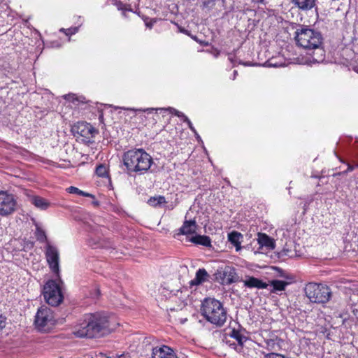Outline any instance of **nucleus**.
<instances>
[{
    "label": "nucleus",
    "mask_w": 358,
    "mask_h": 358,
    "mask_svg": "<svg viewBox=\"0 0 358 358\" xmlns=\"http://www.w3.org/2000/svg\"><path fill=\"white\" fill-rule=\"evenodd\" d=\"M17 201L12 194L0 192V215L5 217L13 213L16 208Z\"/></svg>",
    "instance_id": "6"
},
{
    "label": "nucleus",
    "mask_w": 358,
    "mask_h": 358,
    "mask_svg": "<svg viewBox=\"0 0 358 358\" xmlns=\"http://www.w3.org/2000/svg\"><path fill=\"white\" fill-rule=\"evenodd\" d=\"M251 1L255 3H264V0H251Z\"/></svg>",
    "instance_id": "42"
},
{
    "label": "nucleus",
    "mask_w": 358,
    "mask_h": 358,
    "mask_svg": "<svg viewBox=\"0 0 358 358\" xmlns=\"http://www.w3.org/2000/svg\"><path fill=\"white\" fill-rule=\"evenodd\" d=\"M78 29L77 27L70 28V29H64V28H62L60 29V31L65 32V34L66 35H71V34H74L75 33H76L78 31Z\"/></svg>",
    "instance_id": "36"
},
{
    "label": "nucleus",
    "mask_w": 358,
    "mask_h": 358,
    "mask_svg": "<svg viewBox=\"0 0 358 358\" xmlns=\"http://www.w3.org/2000/svg\"><path fill=\"white\" fill-rule=\"evenodd\" d=\"M6 326V317L0 313V329H2Z\"/></svg>",
    "instance_id": "41"
},
{
    "label": "nucleus",
    "mask_w": 358,
    "mask_h": 358,
    "mask_svg": "<svg viewBox=\"0 0 358 358\" xmlns=\"http://www.w3.org/2000/svg\"><path fill=\"white\" fill-rule=\"evenodd\" d=\"M155 110L154 108H147L145 110L151 111V110Z\"/></svg>",
    "instance_id": "45"
},
{
    "label": "nucleus",
    "mask_w": 358,
    "mask_h": 358,
    "mask_svg": "<svg viewBox=\"0 0 358 358\" xmlns=\"http://www.w3.org/2000/svg\"><path fill=\"white\" fill-rule=\"evenodd\" d=\"M34 324L36 329L41 331H49L55 324L52 310L48 307H41L35 316Z\"/></svg>",
    "instance_id": "4"
},
{
    "label": "nucleus",
    "mask_w": 358,
    "mask_h": 358,
    "mask_svg": "<svg viewBox=\"0 0 358 358\" xmlns=\"http://www.w3.org/2000/svg\"><path fill=\"white\" fill-rule=\"evenodd\" d=\"M31 202L36 208L41 210H46L50 205V203L45 199L38 196H32L31 198Z\"/></svg>",
    "instance_id": "24"
},
{
    "label": "nucleus",
    "mask_w": 358,
    "mask_h": 358,
    "mask_svg": "<svg viewBox=\"0 0 358 358\" xmlns=\"http://www.w3.org/2000/svg\"><path fill=\"white\" fill-rule=\"evenodd\" d=\"M152 358H178L176 353L171 347L162 345L152 350Z\"/></svg>",
    "instance_id": "10"
},
{
    "label": "nucleus",
    "mask_w": 358,
    "mask_h": 358,
    "mask_svg": "<svg viewBox=\"0 0 358 358\" xmlns=\"http://www.w3.org/2000/svg\"><path fill=\"white\" fill-rule=\"evenodd\" d=\"M264 339L268 350L279 351L282 349L283 341L278 336L277 331H269Z\"/></svg>",
    "instance_id": "9"
},
{
    "label": "nucleus",
    "mask_w": 358,
    "mask_h": 358,
    "mask_svg": "<svg viewBox=\"0 0 358 358\" xmlns=\"http://www.w3.org/2000/svg\"><path fill=\"white\" fill-rule=\"evenodd\" d=\"M88 320L92 326L90 331L94 334L95 338L110 329L108 317L100 313L88 314Z\"/></svg>",
    "instance_id": "5"
},
{
    "label": "nucleus",
    "mask_w": 358,
    "mask_h": 358,
    "mask_svg": "<svg viewBox=\"0 0 358 358\" xmlns=\"http://www.w3.org/2000/svg\"><path fill=\"white\" fill-rule=\"evenodd\" d=\"M190 241L196 245H201L205 247H211V240L208 236L196 235L190 238Z\"/></svg>",
    "instance_id": "22"
},
{
    "label": "nucleus",
    "mask_w": 358,
    "mask_h": 358,
    "mask_svg": "<svg viewBox=\"0 0 358 358\" xmlns=\"http://www.w3.org/2000/svg\"><path fill=\"white\" fill-rule=\"evenodd\" d=\"M243 238V235L238 231H232L228 234V240L229 241L236 247V250L238 251L241 250V241L240 239Z\"/></svg>",
    "instance_id": "23"
},
{
    "label": "nucleus",
    "mask_w": 358,
    "mask_h": 358,
    "mask_svg": "<svg viewBox=\"0 0 358 358\" xmlns=\"http://www.w3.org/2000/svg\"><path fill=\"white\" fill-rule=\"evenodd\" d=\"M208 274L205 268H199L196 273L195 278L189 282L191 286L198 285L207 280Z\"/></svg>",
    "instance_id": "21"
},
{
    "label": "nucleus",
    "mask_w": 358,
    "mask_h": 358,
    "mask_svg": "<svg viewBox=\"0 0 358 358\" xmlns=\"http://www.w3.org/2000/svg\"><path fill=\"white\" fill-rule=\"evenodd\" d=\"M65 99L72 101L75 103L76 101L81 102L83 103H85V98L83 96H76L75 94H67L64 96Z\"/></svg>",
    "instance_id": "34"
},
{
    "label": "nucleus",
    "mask_w": 358,
    "mask_h": 358,
    "mask_svg": "<svg viewBox=\"0 0 358 358\" xmlns=\"http://www.w3.org/2000/svg\"><path fill=\"white\" fill-rule=\"evenodd\" d=\"M81 127H83V129L80 130V135L82 136H87L88 135L93 136L94 134L96 133L94 128L90 124H82Z\"/></svg>",
    "instance_id": "28"
},
{
    "label": "nucleus",
    "mask_w": 358,
    "mask_h": 358,
    "mask_svg": "<svg viewBox=\"0 0 358 358\" xmlns=\"http://www.w3.org/2000/svg\"><path fill=\"white\" fill-rule=\"evenodd\" d=\"M91 324L88 320V315L85 316V319L82 323H80L74 330L73 334L77 338H95L94 334L91 333Z\"/></svg>",
    "instance_id": "11"
},
{
    "label": "nucleus",
    "mask_w": 358,
    "mask_h": 358,
    "mask_svg": "<svg viewBox=\"0 0 358 358\" xmlns=\"http://www.w3.org/2000/svg\"><path fill=\"white\" fill-rule=\"evenodd\" d=\"M243 282L245 287L250 289H268V286L269 285L266 282L255 277H249L244 280Z\"/></svg>",
    "instance_id": "16"
},
{
    "label": "nucleus",
    "mask_w": 358,
    "mask_h": 358,
    "mask_svg": "<svg viewBox=\"0 0 358 358\" xmlns=\"http://www.w3.org/2000/svg\"><path fill=\"white\" fill-rule=\"evenodd\" d=\"M6 108V101L3 97L0 96V115L5 110Z\"/></svg>",
    "instance_id": "40"
},
{
    "label": "nucleus",
    "mask_w": 358,
    "mask_h": 358,
    "mask_svg": "<svg viewBox=\"0 0 358 358\" xmlns=\"http://www.w3.org/2000/svg\"><path fill=\"white\" fill-rule=\"evenodd\" d=\"M118 9L122 10V15L124 17H126L127 11H131V8H128L126 5L122 4V3H120V5L118 6Z\"/></svg>",
    "instance_id": "39"
},
{
    "label": "nucleus",
    "mask_w": 358,
    "mask_h": 358,
    "mask_svg": "<svg viewBox=\"0 0 358 358\" xmlns=\"http://www.w3.org/2000/svg\"><path fill=\"white\" fill-rule=\"evenodd\" d=\"M294 38L296 44L306 50L322 45L323 41L322 35L320 31L304 25L300 26V28L296 30Z\"/></svg>",
    "instance_id": "3"
},
{
    "label": "nucleus",
    "mask_w": 358,
    "mask_h": 358,
    "mask_svg": "<svg viewBox=\"0 0 358 358\" xmlns=\"http://www.w3.org/2000/svg\"><path fill=\"white\" fill-rule=\"evenodd\" d=\"M68 192L71 194H76L80 196H86V197H91L94 198V196L90 193H87L85 192H83L80 189H79L78 187L71 186L67 189Z\"/></svg>",
    "instance_id": "30"
},
{
    "label": "nucleus",
    "mask_w": 358,
    "mask_h": 358,
    "mask_svg": "<svg viewBox=\"0 0 358 358\" xmlns=\"http://www.w3.org/2000/svg\"><path fill=\"white\" fill-rule=\"evenodd\" d=\"M95 291L99 292V288H97Z\"/></svg>",
    "instance_id": "48"
},
{
    "label": "nucleus",
    "mask_w": 358,
    "mask_h": 358,
    "mask_svg": "<svg viewBox=\"0 0 358 358\" xmlns=\"http://www.w3.org/2000/svg\"><path fill=\"white\" fill-rule=\"evenodd\" d=\"M200 7L206 11L211 10L215 6V0H200Z\"/></svg>",
    "instance_id": "29"
},
{
    "label": "nucleus",
    "mask_w": 358,
    "mask_h": 358,
    "mask_svg": "<svg viewBox=\"0 0 358 358\" xmlns=\"http://www.w3.org/2000/svg\"><path fill=\"white\" fill-rule=\"evenodd\" d=\"M61 358V357H60Z\"/></svg>",
    "instance_id": "50"
},
{
    "label": "nucleus",
    "mask_w": 358,
    "mask_h": 358,
    "mask_svg": "<svg viewBox=\"0 0 358 358\" xmlns=\"http://www.w3.org/2000/svg\"><path fill=\"white\" fill-rule=\"evenodd\" d=\"M201 315L210 323L222 327L226 322L227 313L223 304L214 298H206L201 301Z\"/></svg>",
    "instance_id": "2"
},
{
    "label": "nucleus",
    "mask_w": 358,
    "mask_h": 358,
    "mask_svg": "<svg viewBox=\"0 0 358 358\" xmlns=\"http://www.w3.org/2000/svg\"><path fill=\"white\" fill-rule=\"evenodd\" d=\"M355 167L352 165H350V164H348V169L343 171V172H338L337 173H335L334 176H341V175H345V174H347L348 172H351L354 170Z\"/></svg>",
    "instance_id": "37"
},
{
    "label": "nucleus",
    "mask_w": 358,
    "mask_h": 358,
    "mask_svg": "<svg viewBox=\"0 0 358 358\" xmlns=\"http://www.w3.org/2000/svg\"><path fill=\"white\" fill-rule=\"evenodd\" d=\"M162 108H159V110H161ZM157 110H159V108H157Z\"/></svg>",
    "instance_id": "49"
},
{
    "label": "nucleus",
    "mask_w": 358,
    "mask_h": 358,
    "mask_svg": "<svg viewBox=\"0 0 358 358\" xmlns=\"http://www.w3.org/2000/svg\"><path fill=\"white\" fill-rule=\"evenodd\" d=\"M196 223L195 220H185L179 229L178 234H192L195 233Z\"/></svg>",
    "instance_id": "19"
},
{
    "label": "nucleus",
    "mask_w": 358,
    "mask_h": 358,
    "mask_svg": "<svg viewBox=\"0 0 358 358\" xmlns=\"http://www.w3.org/2000/svg\"><path fill=\"white\" fill-rule=\"evenodd\" d=\"M231 338H234L241 348L243 347L244 343L248 340V338L243 335L240 331L233 329L229 334Z\"/></svg>",
    "instance_id": "26"
},
{
    "label": "nucleus",
    "mask_w": 358,
    "mask_h": 358,
    "mask_svg": "<svg viewBox=\"0 0 358 358\" xmlns=\"http://www.w3.org/2000/svg\"><path fill=\"white\" fill-rule=\"evenodd\" d=\"M308 50L311 51L309 55L312 57V62L314 63H320L325 59V51L322 47V45H317V47H311Z\"/></svg>",
    "instance_id": "15"
},
{
    "label": "nucleus",
    "mask_w": 358,
    "mask_h": 358,
    "mask_svg": "<svg viewBox=\"0 0 358 358\" xmlns=\"http://www.w3.org/2000/svg\"><path fill=\"white\" fill-rule=\"evenodd\" d=\"M96 175L99 177H107L108 176V169L107 167L103 164H99L96 166L95 171Z\"/></svg>",
    "instance_id": "33"
},
{
    "label": "nucleus",
    "mask_w": 358,
    "mask_h": 358,
    "mask_svg": "<svg viewBox=\"0 0 358 358\" xmlns=\"http://www.w3.org/2000/svg\"><path fill=\"white\" fill-rule=\"evenodd\" d=\"M299 9L308 11L316 6V0H292Z\"/></svg>",
    "instance_id": "18"
},
{
    "label": "nucleus",
    "mask_w": 358,
    "mask_h": 358,
    "mask_svg": "<svg viewBox=\"0 0 358 358\" xmlns=\"http://www.w3.org/2000/svg\"><path fill=\"white\" fill-rule=\"evenodd\" d=\"M270 286L272 287L271 291H282L285 289L287 285L292 284L290 281L287 280H273L269 281Z\"/></svg>",
    "instance_id": "25"
},
{
    "label": "nucleus",
    "mask_w": 358,
    "mask_h": 358,
    "mask_svg": "<svg viewBox=\"0 0 358 358\" xmlns=\"http://www.w3.org/2000/svg\"><path fill=\"white\" fill-rule=\"evenodd\" d=\"M64 282L60 280H49L43 286V291H62Z\"/></svg>",
    "instance_id": "17"
},
{
    "label": "nucleus",
    "mask_w": 358,
    "mask_h": 358,
    "mask_svg": "<svg viewBox=\"0 0 358 358\" xmlns=\"http://www.w3.org/2000/svg\"><path fill=\"white\" fill-rule=\"evenodd\" d=\"M123 163L127 172L143 174L146 173L153 163L152 157L143 149H132L125 152L122 156Z\"/></svg>",
    "instance_id": "1"
},
{
    "label": "nucleus",
    "mask_w": 358,
    "mask_h": 358,
    "mask_svg": "<svg viewBox=\"0 0 358 358\" xmlns=\"http://www.w3.org/2000/svg\"><path fill=\"white\" fill-rule=\"evenodd\" d=\"M172 297L176 298V294H173V295L172 296Z\"/></svg>",
    "instance_id": "47"
},
{
    "label": "nucleus",
    "mask_w": 358,
    "mask_h": 358,
    "mask_svg": "<svg viewBox=\"0 0 358 358\" xmlns=\"http://www.w3.org/2000/svg\"><path fill=\"white\" fill-rule=\"evenodd\" d=\"M161 110H169L171 113L174 114L178 117L182 118L184 121L185 117H187L183 113L173 108H168L167 109H161Z\"/></svg>",
    "instance_id": "35"
},
{
    "label": "nucleus",
    "mask_w": 358,
    "mask_h": 358,
    "mask_svg": "<svg viewBox=\"0 0 358 358\" xmlns=\"http://www.w3.org/2000/svg\"><path fill=\"white\" fill-rule=\"evenodd\" d=\"M257 241L261 247H266L267 249L275 248V245L273 239L265 234L259 233Z\"/></svg>",
    "instance_id": "20"
},
{
    "label": "nucleus",
    "mask_w": 358,
    "mask_h": 358,
    "mask_svg": "<svg viewBox=\"0 0 358 358\" xmlns=\"http://www.w3.org/2000/svg\"><path fill=\"white\" fill-rule=\"evenodd\" d=\"M350 282H341L340 283H333L330 287L324 283L309 282L306 285L303 291H322L324 289L331 290L338 289L341 291H353L355 288L351 287Z\"/></svg>",
    "instance_id": "7"
},
{
    "label": "nucleus",
    "mask_w": 358,
    "mask_h": 358,
    "mask_svg": "<svg viewBox=\"0 0 358 358\" xmlns=\"http://www.w3.org/2000/svg\"><path fill=\"white\" fill-rule=\"evenodd\" d=\"M93 204L94 206H99V202L97 201H93Z\"/></svg>",
    "instance_id": "44"
},
{
    "label": "nucleus",
    "mask_w": 358,
    "mask_h": 358,
    "mask_svg": "<svg viewBox=\"0 0 358 358\" xmlns=\"http://www.w3.org/2000/svg\"><path fill=\"white\" fill-rule=\"evenodd\" d=\"M36 236L37 240L41 243L47 241V236L45 231L40 228L39 227H36Z\"/></svg>",
    "instance_id": "32"
},
{
    "label": "nucleus",
    "mask_w": 358,
    "mask_h": 358,
    "mask_svg": "<svg viewBox=\"0 0 358 358\" xmlns=\"http://www.w3.org/2000/svg\"><path fill=\"white\" fill-rule=\"evenodd\" d=\"M166 203V201L164 196H152L148 201V203L152 207H159Z\"/></svg>",
    "instance_id": "27"
},
{
    "label": "nucleus",
    "mask_w": 358,
    "mask_h": 358,
    "mask_svg": "<svg viewBox=\"0 0 358 358\" xmlns=\"http://www.w3.org/2000/svg\"><path fill=\"white\" fill-rule=\"evenodd\" d=\"M170 310H171V312H173L174 310V309L171 308H170Z\"/></svg>",
    "instance_id": "46"
},
{
    "label": "nucleus",
    "mask_w": 358,
    "mask_h": 358,
    "mask_svg": "<svg viewBox=\"0 0 358 358\" xmlns=\"http://www.w3.org/2000/svg\"><path fill=\"white\" fill-rule=\"evenodd\" d=\"M181 315V312H176V314L174 315H170L171 321L176 324H184L187 320V318L182 317Z\"/></svg>",
    "instance_id": "31"
},
{
    "label": "nucleus",
    "mask_w": 358,
    "mask_h": 358,
    "mask_svg": "<svg viewBox=\"0 0 358 358\" xmlns=\"http://www.w3.org/2000/svg\"><path fill=\"white\" fill-rule=\"evenodd\" d=\"M306 294L311 302L325 303L329 301L331 292H306Z\"/></svg>",
    "instance_id": "13"
},
{
    "label": "nucleus",
    "mask_w": 358,
    "mask_h": 358,
    "mask_svg": "<svg viewBox=\"0 0 358 358\" xmlns=\"http://www.w3.org/2000/svg\"><path fill=\"white\" fill-rule=\"evenodd\" d=\"M45 254L50 269L52 272L58 273L59 271V253L58 249L55 246L48 243Z\"/></svg>",
    "instance_id": "8"
},
{
    "label": "nucleus",
    "mask_w": 358,
    "mask_h": 358,
    "mask_svg": "<svg viewBox=\"0 0 358 358\" xmlns=\"http://www.w3.org/2000/svg\"><path fill=\"white\" fill-rule=\"evenodd\" d=\"M237 74H238V72H237V71L235 70L234 71V78H233L234 80L236 78V76H237Z\"/></svg>",
    "instance_id": "43"
},
{
    "label": "nucleus",
    "mask_w": 358,
    "mask_h": 358,
    "mask_svg": "<svg viewBox=\"0 0 358 358\" xmlns=\"http://www.w3.org/2000/svg\"><path fill=\"white\" fill-rule=\"evenodd\" d=\"M184 122L187 124L188 127L195 134H197L195 128L193 127V124L192 122L189 120V119L187 117H185Z\"/></svg>",
    "instance_id": "38"
},
{
    "label": "nucleus",
    "mask_w": 358,
    "mask_h": 358,
    "mask_svg": "<svg viewBox=\"0 0 358 358\" xmlns=\"http://www.w3.org/2000/svg\"><path fill=\"white\" fill-rule=\"evenodd\" d=\"M46 302L52 306H59L64 299L63 292H42Z\"/></svg>",
    "instance_id": "14"
},
{
    "label": "nucleus",
    "mask_w": 358,
    "mask_h": 358,
    "mask_svg": "<svg viewBox=\"0 0 358 358\" xmlns=\"http://www.w3.org/2000/svg\"><path fill=\"white\" fill-rule=\"evenodd\" d=\"M219 277L222 280V284H231L238 279V275L236 272V269L232 266H225L223 271H219Z\"/></svg>",
    "instance_id": "12"
}]
</instances>
